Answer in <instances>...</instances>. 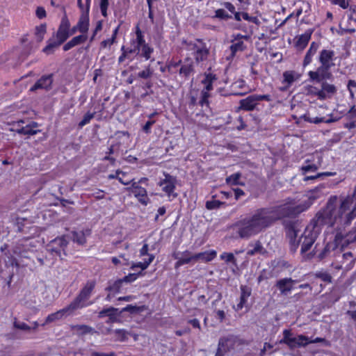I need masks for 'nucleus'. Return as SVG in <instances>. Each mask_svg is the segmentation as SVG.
<instances>
[{"label":"nucleus","mask_w":356,"mask_h":356,"mask_svg":"<svg viewBox=\"0 0 356 356\" xmlns=\"http://www.w3.org/2000/svg\"><path fill=\"white\" fill-rule=\"evenodd\" d=\"M312 34V31L308 30L305 33L298 37L295 44L296 47L300 51L303 50L309 42Z\"/></svg>","instance_id":"25"},{"label":"nucleus","mask_w":356,"mask_h":356,"mask_svg":"<svg viewBox=\"0 0 356 356\" xmlns=\"http://www.w3.org/2000/svg\"><path fill=\"white\" fill-rule=\"evenodd\" d=\"M212 18L227 20L232 18V16L229 15L224 9L220 8L215 11V15L213 16Z\"/></svg>","instance_id":"40"},{"label":"nucleus","mask_w":356,"mask_h":356,"mask_svg":"<svg viewBox=\"0 0 356 356\" xmlns=\"http://www.w3.org/2000/svg\"><path fill=\"white\" fill-rule=\"evenodd\" d=\"M73 312H74V310L72 309L70 305H69L63 309L48 315L42 325H45L47 324L58 321L64 316H67L71 314Z\"/></svg>","instance_id":"14"},{"label":"nucleus","mask_w":356,"mask_h":356,"mask_svg":"<svg viewBox=\"0 0 356 356\" xmlns=\"http://www.w3.org/2000/svg\"><path fill=\"white\" fill-rule=\"evenodd\" d=\"M286 236L290 239L291 250V251L295 252L299 244V243L296 242V238L298 236V230L296 227V223L294 222H287L286 224Z\"/></svg>","instance_id":"15"},{"label":"nucleus","mask_w":356,"mask_h":356,"mask_svg":"<svg viewBox=\"0 0 356 356\" xmlns=\"http://www.w3.org/2000/svg\"><path fill=\"white\" fill-rule=\"evenodd\" d=\"M53 82L52 74L42 76L31 88V91L38 89L49 90Z\"/></svg>","instance_id":"19"},{"label":"nucleus","mask_w":356,"mask_h":356,"mask_svg":"<svg viewBox=\"0 0 356 356\" xmlns=\"http://www.w3.org/2000/svg\"><path fill=\"white\" fill-rule=\"evenodd\" d=\"M115 42H116V40L114 38H111L109 39L103 40L101 42L100 45H101L102 48H106L107 47H111L112 44H113Z\"/></svg>","instance_id":"59"},{"label":"nucleus","mask_w":356,"mask_h":356,"mask_svg":"<svg viewBox=\"0 0 356 356\" xmlns=\"http://www.w3.org/2000/svg\"><path fill=\"white\" fill-rule=\"evenodd\" d=\"M154 259V255L150 254L149 255V257L147 259H144V261L143 262H138L136 264H134L131 266V269L134 270L136 268H140L142 270L146 269L149 264L153 261Z\"/></svg>","instance_id":"34"},{"label":"nucleus","mask_w":356,"mask_h":356,"mask_svg":"<svg viewBox=\"0 0 356 356\" xmlns=\"http://www.w3.org/2000/svg\"><path fill=\"white\" fill-rule=\"evenodd\" d=\"M122 282L123 280L120 279L108 283V286L106 288V290L108 291V294L106 297L107 301H110L115 294L120 292Z\"/></svg>","instance_id":"23"},{"label":"nucleus","mask_w":356,"mask_h":356,"mask_svg":"<svg viewBox=\"0 0 356 356\" xmlns=\"http://www.w3.org/2000/svg\"><path fill=\"white\" fill-rule=\"evenodd\" d=\"M181 257H179L178 254H174L173 257L175 259H177V262L175 264V268L176 269L179 268L180 266L191 263L192 261H195L194 254H192L191 252L186 250L181 254Z\"/></svg>","instance_id":"21"},{"label":"nucleus","mask_w":356,"mask_h":356,"mask_svg":"<svg viewBox=\"0 0 356 356\" xmlns=\"http://www.w3.org/2000/svg\"><path fill=\"white\" fill-rule=\"evenodd\" d=\"M78 30L82 34H86L89 28V16L88 13H83L76 24Z\"/></svg>","instance_id":"26"},{"label":"nucleus","mask_w":356,"mask_h":356,"mask_svg":"<svg viewBox=\"0 0 356 356\" xmlns=\"http://www.w3.org/2000/svg\"><path fill=\"white\" fill-rule=\"evenodd\" d=\"M242 17L248 22H251L257 25H259L260 21L257 17L249 16L248 13H242Z\"/></svg>","instance_id":"54"},{"label":"nucleus","mask_w":356,"mask_h":356,"mask_svg":"<svg viewBox=\"0 0 356 356\" xmlns=\"http://www.w3.org/2000/svg\"><path fill=\"white\" fill-rule=\"evenodd\" d=\"M315 277L321 279L325 282H332V276L326 271H318L315 273Z\"/></svg>","instance_id":"42"},{"label":"nucleus","mask_w":356,"mask_h":356,"mask_svg":"<svg viewBox=\"0 0 356 356\" xmlns=\"http://www.w3.org/2000/svg\"><path fill=\"white\" fill-rule=\"evenodd\" d=\"M163 178H160L157 185L170 200L177 197V193L175 192L177 184L176 177L165 172H163Z\"/></svg>","instance_id":"8"},{"label":"nucleus","mask_w":356,"mask_h":356,"mask_svg":"<svg viewBox=\"0 0 356 356\" xmlns=\"http://www.w3.org/2000/svg\"><path fill=\"white\" fill-rule=\"evenodd\" d=\"M266 101L270 102L271 97L270 95H252L245 99L240 101V108L244 111H253L259 102Z\"/></svg>","instance_id":"9"},{"label":"nucleus","mask_w":356,"mask_h":356,"mask_svg":"<svg viewBox=\"0 0 356 356\" xmlns=\"http://www.w3.org/2000/svg\"><path fill=\"white\" fill-rule=\"evenodd\" d=\"M131 181H132L131 182V186L130 187L127 188V190L130 191V192H131L133 193L134 191H137L138 188H140L141 186H140L138 185L139 184L138 182L134 181V179H132Z\"/></svg>","instance_id":"63"},{"label":"nucleus","mask_w":356,"mask_h":356,"mask_svg":"<svg viewBox=\"0 0 356 356\" xmlns=\"http://www.w3.org/2000/svg\"><path fill=\"white\" fill-rule=\"evenodd\" d=\"M153 74V70L151 69L150 66H147L145 70L139 72L138 73V77L141 79H148L152 76Z\"/></svg>","instance_id":"46"},{"label":"nucleus","mask_w":356,"mask_h":356,"mask_svg":"<svg viewBox=\"0 0 356 356\" xmlns=\"http://www.w3.org/2000/svg\"><path fill=\"white\" fill-rule=\"evenodd\" d=\"M47 32L46 24H41L35 29V35L38 42H41Z\"/></svg>","instance_id":"33"},{"label":"nucleus","mask_w":356,"mask_h":356,"mask_svg":"<svg viewBox=\"0 0 356 356\" xmlns=\"http://www.w3.org/2000/svg\"><path fill=\"white\" fill-rule=\"evenodd\" d=\"M220 258L222 260L225 261V262H227V263H232L234 265L236 264V259L233 253L225 252H222L220 254Z\"/></svg>","instance_id":"41"},{"label":"nucleus","mask_w":356,"mask_h":356,"mask_svg":"<svg viewBox=\"0 0 356 356\" xmlns=\"http://www.w3.org/2000/svg\"><path fill=\"white\" fill-rule=\"evenodd\" d=\"M108 5V0H100L99 1V8L101 10V13L104 17H106L108 16L107 10Z\"/></svg>","instance_id":"49"},{"label":"nucleus","mask_w":356,"mask_h":356,"mask_svg":"<svg viewBox=\"0 0 356 356\" xmlns=\"http://www.w3.org/2000/svg\"><path fill=\"white\" fill-rule=\"evenodd\" d=\"M334 229L337 230L336 235L334 236V240L332 243H328L321 252L318 255V258L320 260H322L327 257L330 253L331 250H336L337 249H340L341 250L345 246H346L350 241H353L356 240V229L354 234V236H352V234L350 232H345L342 230L343 228L340 229L337 228V225H335Z\"/></svg>","instance_id":"4"},{"label":"nucleus","mask_w":356,"mask_h":356,"mask_svg":"<svg viewBox=\"0 0 356 356\" xmlns=\"http://www.w3.org/2000/svg\"><path fill=\"white\" fill-rule=\"evenodd\" d=\"M296 280L290 277L282 278L277 281L275 286L282 295L288 294L293 289V284Z\"/></svg>","instance_id":"17"},{"label":"nucleus","mask_w":356,"mask_h":356,"mask_svg":"<svg viewBox=\"0 0 356 356\" xmlns=\"http://www.w3.org/2000/svg\"><path fill=\"white\" fill-rule=\"evenodd\" d=\"M217 255L216 250L205 251L194 254L195 261L201 260L204 262L212 261Z\"/></svg>","instance_id":"27"},{"label":"nucleus","mask_w":356,"mask_h":356,"mask_svg":"<svg viewBox=\"0 0 356 356\" xmlns=\"http://www.w3.org/2000/svg\"><path fill=\"white\" fill-rule=\"evenodd\" d=\"M156 122L154 120H149L143 127V131L145 134H149L151 132L152 126Z\"/></svg>","instance_id":"57"},{"label":"nucleus","mask_w":356,"mask_h":356,"mask_svg":"<svg viewBox=\"0 0 356 356\" xmlns=\"http://www.w3.org/2000/svg\"><path fill=\"white\" fill-rule=\"evenodd\" d=\"M249 247H252V249H249L248 250L247 254L248 256H253L256 254H264L266 252V250L259 241H257L254 243H250Z\"/></svg>","instance_id":"30"},{"label":"nucleus","mask_w":356,"mask_h":356,"mask_svg":"<svg viewBox=\"0 0 356 356\" xmlns=\"http://www.w3.org/2000/svg\"><path fill=\"white\" fill-rule=\"evenodd\" d=\"M243 38L248 39V36H243L241 34H238L234 38V40L232 41L233 43L230 46L232 57H234L238 51H243L246 48L244 42L240 40Z\"/></svg>","instance_id":"22"},{"label":"nucleus","mask_w":356,"mask_h":356,"mask_svg":"<svg viewBox=\"0 0 356 356\" xmlns=\"http://www.w3.org/2000/svg\"><path fill=\"white\" fill-rule=\"evenodd\" d=\"M200 44H194L192 50L194 51V56L197 63L202 62L207 59L209 50L200 39L197 40Z\"/></svg>","instance_id":"12"},{"label":"nucleus","mask_w":356,"mask_h":356,"mask_svg":"<svg viewBox=\"0 0 356 356\" xmlns=\"http://www.w3.org/2000/svg\"><path fill=\"white\" fill-rule=\"evenodd\" d=\"M238 339L234 336L221 337L219 339L217 351L215 356H225V353L234 348Z\"/></svg>","instance_id":"11"},{"label":"nucleus","mask_w":356,"mask_h":356,"mask_svg":"<svg viewBox=\"0 0 356 356\" xmlns=\"http://www.w3.org/2000/svg\"><path fill=\"white\" fill-rule=\"evenodd\" d=\"M244 86L245 81L243 80H238L232 85V88H233V90H236L237 88L242 89Z\"/></svg>","instance_id":"61"},{"label":"nucleus","mask_w":356,"mask_h":356,"mask_svg":"<svg viewBox=\"0 0 356 356\" xmlns=\"http://www.w3.org/2000/svg\"><path fill=\"white\" fill-rule=\"evenodd\" d=\"M194 328L201 329L200 321L197 318L191 319L188 321Z\"/></svg>","instance_id":"64"},{"label":"nucleus","mask_w":356,"mask_h":356,"mask_svg":"<svg viewBox=\"0 0 356 356\" xmlns=\"http://www.w3.org/2000/svg\"><path fill=\"white\" fill-rule=\"evenodd\" d=\"M94 116H95L94 113H92L88 112L87 113H86L85 115L83 116V119L79 122V127H83L86 124H88L90 122V121L94 118Z\"/></svg>","instance_id":"48"},{"label":"nucleus","mask_w":356,"mask_h":356,"mask_svg":"<svg viewBox=\"0 0 356 356\" xmlns=\"http://www.w3.org/2000/svg\"><path fill=\"white\" fill-rule=\"evenodd\" d=\"M332 4L338 5L343 9H346L349 6L348 0H330Z\"/></svg>","instance_id":"55"},{"label":"nucleus","mask_w":356,"mask_h":356,"mask_svg":"<svg viewBox=\"0 0 356 356\" xmlns=\"http://www.w3.org/2000/svg\"><path fill=\"white\" fill-rule=\"evenodd\" d=\"M67 241L65 236H61L55 238L51 241V244L49 245L48 250L51 252H55L59 257L61 256V250L64 251L67 247Z\"/></svg>","instance_id":"16"},{"label":"nucleus","mask_w":356,"mask_h":356,"mask_svg":"<svg viewBox=\"0 0 356 356\" xmlns=\"http://www.w3.org/2000/svg\"><path fill=\"white\" fill-rule=\"evenodd\" d=\"M318 170V167L314 164H309L306 165H303L301 168V170L304 174L308 172H315Z\"/></svg>","instance_id":"56"},{"label":"nucleus","mask_w":356,"mask_h":356,"mask_svg":"<svg viewBox=\"0 0 356 356\" xmlns=\"http://www.w3.org/2000/svg\"><path fill=\"white\" fill-rule=\"evenodd\" d=\"M95 284L96 282L94 280H90L86 282L79 295L70 304L72 309L75 311L88 305V304H86V301L90 298L92 291L95 289Z\"/></svg>","instance_id":"6"},{"label":"nucleus","mask_w":356,"mask_h":356,"mask_svg":"<svg viewBox=\"0 0 356 356\" xmlns=\"http://www.w3.org/2000/svg\"><path fill=\"white\" fill-rule=\"evenodd\" d=\"M241 178V174L237 172L234 173L229 177H227L226 182L230 185H238L240 184L239 179Z\"/></svg>","instance_id":"45"},{"label":"nucleus","mask_w":356,"mask_h":356,"mask_svg":"<svg viewBox=\"0 0 356 356\" xmlns=\"http://www.w3.org/2000/svg\"><path fill=\"white\" fill-rule=\"evenodd\" d=\"M73 329L81 334H88L92 332L94 329L86 325H76L73 326Z\"/></svg>","instance_id":"44"},{"label":"nucleus","mask_w":356,"mask_h":356,"mask_svg":"<svg viewBox=\"0 0 356 356\" xmlns=\"http://www.w3.org/2000/svg\"><path fill=\"white\" fill-rule=\"evenodd\" d=\"M300 74L293 70H288L285 71L283 73V81L282 83L286 84L284 88H281L280 90L282 91L286 90L288 89L294 81L298 80L300 78Z\"/></svg>","instance_id":"18"},{"label":"nucleus","mask_w":356,"mask_h":356,"mask_svg":"<svg viewBox=\"0 0 356 356\" xmlns=\"http://www.w3.org/2000/svg\"><path fill=\"white\" fill-rule=\"evenodd\" d=\"M325 188V184H320L314 189L307 192V197L309 200L314 201L322 197L324 194L323 190Z\"/></svg>","instance_id":"28"},{"label":"nucleus","mask_w":356,"mask_h":356,"mask_svg":"<svg viewBox=\"0 0 356 356\" xmlns=\"http://www.w3.org/2000/svg\"><path fill=\"white\" fill-rule=\"evenodd\" d=\"M330 208L331 204H330L328 207H325L317 212L305 228L299 241V243H301L300 251L302 254L307 252L312 248L323 226L327 225L330 227L337 225V228L339 229L343 228L331 214L332 209Z\"/></svg>","instance_id":"2"},{"label":"nucleus","mask_w":356,"mask_h":356,"mask_svg":"<svg viewBox=\"0 0 356 356\" xmlns=\"http://www.w3.org/2000/svg\"><path fill=\"white\" fill-rule=\"evenodd\" d=\"M22 249L20 246H15L13 248L12 254L8 257L7 265L12 267V275L10 278L14 275V273H18L20 270V264L22 261Z\"/></svg>","instance_id":"10"},{"label":"nucleus","mask_w":356,"mask_h":356,"mask_svg":"<svg viewBox=\"0 0 356 356\" xmlns=\"http://www.w3.org/2000/svg\"><path fill=\"white\" fill-rule=\"evenodd\" d=\"M221 202L219 200H210L206 202V208L209 210L216 209L220 207Z\"/></svg>","instance_id":"50"},{"label":"nucleus","mask_w":356,"mask_h":356,"mask_svg":"<svg viewBox=\"0 0 356 356\" xmlns=\"http://www.w3.org/2000/svg\"><path fill=\"white\" fill-rule=\"evenodd\" d=\"M306 90L307 95L317 97V98L319 99V93L321 92V89H318L316 87L312 86H309L307 87Z\"/></svg>","instance_id":"51"},{"label":"nucleus","mask_w":356,"mask_h":356,"mask_svg":"<svg viewBox=\"0 0 356 356\" xmlns=\"http://www.w3.org/2000/svg\"><path fill=\"white\" fill-rule=\"evenodd\" d=\"M70 23L66 16H64L60 21V25L56 33V40L54 38H49L47 41V45L42 51L47 55L52 54L55 49L62 44L70 37Z\"/></svg>","instance_id":"5"},{"label":"nucleus","mask_w":356,"mask_h":356,"mask_svg":"<svg viewBox=\"0 0 356 356\" xmlns=\"http://www.w3.org/2000/svg\"><path fill=\"white\" fill-rule=\"evenodd\" d=\"M241 289V296H240V301L237 304V305L234 307L236 311L241 310L243 307L246 305L247 300L248 298L251 296L252 290L251 289L245 285H241L240 287Z\"/></svg>","instance_id":"20"},{"label":"nucleus","mask_w":356,"mask_h":356,"mask_svg":"<svg viewBox=\"0 0 356 356\" xmlns=\"http://www.w3.org/2000/svg\"><path fill=\"white\" fill-rule=\"evenodd\" d=\"M154 51V49L150 47L148 44H145L140 47V53L142 57H144L146 60H149L151 58V55Z\"/></svg>","instance_id":"37"},{"label":"nucleus","mask_w":356,"mask_h":356,"mask_svg":"<svg viewBox=\"0 0 356 356\" xmlns=\"http://www.w3.org/2000/svg\"><path fill=\"white\" fill-rule=\"evenodd\" d=\"M334 51L330 49H323L319 52L318 60L321 65L316 71L308 72L310 81L321 82L324 79H330L332 77L330 69L334 65Z\"/></svg>","instance_id":"3"},{"label":"nucleus","mask_w":356,"mask_h":356,"mask_svg":"<svg viewBox=\"0 0 356 356\" xmlns=\"http://www.w3.org/2000/svg\"><path fill=\"white\" fill-rule=\"evenodd\" d=\"M194 70L193 61L191 58H186L179 70V74L188 77Z\"/></svg>","instance_id":"29"},{"label":"nucleus","mask_w":356,"mask_h":356,"mask_svg":"<svg viewBox=\"0 0 356 356\" xmlns=\"http://www.w3.org/2000/svg\"><path fill=\"white\" fill-rule=\"evenodd\" d=\"M38 124L37 122H33L31 124H27L24 127V135H29L32 136L36 134L38 132L40 131L37 129Z\"/></svg>","instance_id":"35"},{"label":"nucleus","mask_w":356,"mask_h":356,"mask_svg":"<svg viewBox=\"0 0 356 356\" xmlns=\"http://www.w3.org/2000/svg\"><path fill=\"white\" fill-rule=\"evenodd\" d=\"M326 80L327 79H324L320 82L321 86V92L319 93L320 100L330 99L337 92V87L334 84L327 83Z\"/></svg>","instance_id":"13"},{"label":"nucleus","mask_w":356,"mask_h":356,"mask_svg":"<svg viewBox=\"0 0 356 356\" xmlns=\"http://www.w3.org/2000/svg\"><path fill=\"white\" fill-rule=\"evenodd\" d=\"M216 80V75L212 74H207L204 79L202 81V83L204 85V90L210 91L213 90V82Z\"/></svg>","instance_id":"32"},{"label":"nucleus","mask_w":356,"mask_h":356,"mask_svg":"<svg viewBox=\"0 0 356 356\" xmlns=\"http://www.w3.org/2000/svg\"><path fill=\"white\" fill-rule=\"evenodd\" d=\"M136 46L138 47V48L140 49L141 46H143L147 43L145 42L144 35L138 26H136Z\"/></svg>","instance_id":"39"},{"label":"nucleus","mask_w":356,"mask_h":356,"mask_svg":"<svg viewBox=\"0 0 356 356\" xmlns=\"http://www.w3.org/2000/svg\"><path fill=\"white\" fill-rule=\"evenodd\" d=\"M88 39V36L86 34H81L77 36L74 37L72 40H70V42L75 47L76 45L81 44L86 41Z\"/></svg>","instance_id":"43"},{"label":"nucleus","mask_w":356,"mask_h":356,"mask_svg":"<svg viewBox=\"0 0 356 356\" xmlns=\"http://www.w3.org/2000/svg\"><path fill=\"white\" fill-rule=\"evenodd\" d=\"M133 194L138 200L143 204L147 205L149 202L147 193L145 188L140 187L137 191H134Z\"/></svg>","instance_id":"31"},{"label":"nucleus","mask_w":356,"mask_h":356,"mask_svg":"<svg viewBox=\"0 0 356 356\" xmlns=\"http://www.w3.org/2000/svg\"><path fill=\"white\" fill-rule=\"evenodd\" d=\"M222 5L227 8L230 13H234L236 12L235 6L230 2L225 1Z\"/></svg>","instance_id":"62"},{"label":"nucleus","mask_w":356,"mask_h":356,"mask_svg":"<svg viewBox=\"0 0 356 356\" xmlns=\"http://www.w3.org/2000/svg\"><path fill=\"white\" fill-rule=\"evenodd\" d=\"M308 207L305 203L297 204L294 199L289 197L278 205L257 209L251 215L240 218L232 227L236 237L249 239L280 220L297 217Z\"/></svg>","instance_id":"1"},{"label":"nucleus","mask_w":356,"mask_h":356,"mask_svg":"<svg viewBox=\"0 0 356 356\" xmlns=\"http://www.w3.org/2000/svg\"><path fill=\"white\" fill-rule=\"evenodd\" d=\"M72 239L74 242L83 245L86 242L85 234L83 232H72Z\"/></svg>","instance_id":"38"},{"label":"nucleus","mask_w":356,"mask_h":356,"mask_svg":"<svg viewBox=\"0 0 356 356\" xmlns=\"http://www.w3.org/2000/svg\"><path fill=\"white\" fill-rule=\"evenodd\" d=\"M35 15L38 18L43 19L46 17L47 13L43 7H38L35 11Z\"/></svg>","instance_id":"58"},{"label":"nucleus","mask_w":356,"mask_h":356,"mask_svg":"<svg viewBox=\"0 0 356 356\" xmlns=\"http://www.w3.org/2000/svg\"><path fill=\"white\" fill-rule=\"evenodd\" d=\"M305 120L308 122H310V123L319 124L321 122H325V118H318V117L312 118L310 116L305 115Z\"/></svg>","instance_id":"53"},{"label":"nucleus","mask_w":356,"mask_h":356,"mask_svg":"<svg viewBox=\"0 0 356 356\" xmlns=\"http://www.w3.org/2000/svg\"><path fill=\"white\" fill-rule=\"evenodd\" d=\"M209 97H210V95H209V91L203 89L201 92V98L200 100V104L202 106H204V105L208 106Z\"/></svg>","instance_id":"47"},{"label":"nucleus","mask_w":356,"mask_h":356,"mask_svg":"<svg viewBox=\"0 0 356 356\" xmlns=\"http://www.w3.org/2000/svg\"><path fill=\"white\" fill-rule=\"evenodd\" d=\"M280 344H286L290 349L305 347L309 344V338L305 335L300 334L293 337L290 330L283 331V338L279 342Z\"/></svg>","instance_id":"7"},{"label":"nucleus","mask_w":356,"mask_h":356,"mask_svg":"<svg viewBox=\"0 0 356 356\" xmlns=\"http://www.w3.org/2000/svg\"><path fill=\"white\" fill-rule=\"evenodd\" d=\"M141 273H130L128 275L125 276L122 280L123 282H134L135 280H136V278L138 277V276L139 275H140Z\"/></svg>","instance_id":"60"},{"label":"nucleus","mask_w":356,"mask_h":356,"mask_svg":"<svg viewBox=\"0 0 356 356\" xmlns=\"http://www.w3.org/2000/svg\"><path fill=\"white\" fill-rule=\"evenodd\" d=\"M117 311L118 309L112 307L106 308L99 312L98 317L103 318L106 316H108L109 318H115V312Z\"/></svg>","instance_id":"36"},{"label":"nucleus","mask_w":356,"mask_h":356,"mask_svg":"<svg viewBox=\"0 0 356 356\" xmlns=\"http://www.w3.org/2000/svg\"><path fill=\"white\" fill-rule=\"evenodd\" d=\"M51 291V289L49 286H45L44 292L43 294L45 295L44 298L46 299L47 302H51L56 298V296L54 294L50 295Z\"/></svg>","instance_id":"52"},{"label":"nucleus","mask_w":356,"mask_h":356,"mask_svg":"<svg viewBox=\"0 0 356 356\" xmlns=\"http://www.w3.org/2000/svg\"><path fill=\"white\" fill-rule=\"evenodd\" d=\"M319 48V43L312 42L310 44L309 49L307 50L302 62V66L305 67L309 65L313 59L314 56L316 54Z\"/></svg>","instance_id":"24"}]
</instances>
